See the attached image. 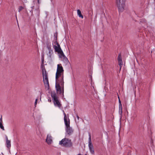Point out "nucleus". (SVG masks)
Returning a JSON list of instances; mask_svg holds the SVG:
<instances>
[{
  "instance_id": "2eb2a0df",
  "label": "nucleus",
  "mask_w": 155,
  "mask_h": 155,
  "mask_svg": "<svg viewBox=\"0 0 155 155\" xmlns=\"http://www.w3.org/2000/svg\"><path fill=\"white\" fill-rule=\"evenodd\" d=\"M6 147L8 148H10L11 147V142L10 140L6 141Z\"/></svg>"
},
{
  "instance_id": "4be33fe9",
  "label": "nucleus",
  "mask_w": 155,
  "mask_h": 155,
  "mask_svg": "<svg viewBox=\"0 0 155 155\" xmlns=\"http://www.w3.org/2000/svg\"><path fill=\"white\" fill-rule=\"evenodd\" d=\"M49 53L50 54H51L52 53H53V50L52 49L49 50Z\"/></svg>"
},
{
  "instance_id": "1a4fd4ad",
  "label": "nucleus",
  "mask_w": 155,
  "mask_h": 155,
  "mask_svg": "<svg viewBox=\"0 0 155 155\" xmlns=\"http://www.w3.org/2000/svg\"><path fill=\"white\" fill-rule=\"evenodd\" d=\"M46 142L48 144H50L52 142V138L51 135L48 134L46 140Z\"/></svg>"
},
{
  "instance_id": "ddd939ff",
  "label": "nucleus",
  "mask_w": 155,
  "mask_h": 155,
  "mask_svg": "<svg viewBox=\"0 0 155 155\" xmlns=\"http://www.w3.org/2000/svg\"><path fill=\"white\" fill-rule=\"evenodd\" d=\"M119 99V109L121 110V112H122V107L121 103V102L120 100L119 97H118Z\"/></svg>"
},
{
  "instance_id": "393cba45",
  "label": "nucleus",
  "mask_w": 155,
  "mask_h": 155,
  "mask_svg": "<svg viewBox=\"0 0 155 155\" xmlns=\"http://www.w3.org/2000/svg\"><path fill=\"white\" fill-rule=\"evenodd\" d=\"M48 101L50 102H51V98H50L49 99H48Z\"/></svg>"
},
{
  "instance_id": "423d86ee",
  "label": "nucleus",
  "mask_w": 155,
  "mask_h": 155,
  "mask_svg": "<svg viewBox=\"0 0 155 155\" xmlns=\"http://www.w3.org/2000/svg\"><path fill=\"white\" fill-rule=\"evenodd\" d=\"M125 0H116V3L119 12H123L125 6Z\"/></svg>"
},
{
  "instance_id": "5701e85b",
  "label": "nucleus",
  "mask_w": 155,
  "mask_h": 155,
  "mask_svg": "<svg viewBox=\"0 0 155 155\" xmlns=\"http://www.w3.org/2000/svg\"><path fill=\"white\" fill-rule=\"evenodd\" d=\"M37 100H38V99H36L35 100V106H36V105L37 104Z\"/></svg>"
},
{
  "instance_id": "dca6fc26",
  "label": "nucleus",
  "mask_w": 155,
  "mask_h": 155,
  "mask_svg": "<svg viewBox=\"0 0 155 155\" xmlns=\"http://www.w3.org/2000/svg\"><path fill=\"white\" fill-rule=\"evenodd\" d=\"M77 13L79 17L81 18H83V16L82 15L81 11L79 9H78L77 10Z\"/></svg>"
},
{
  "instance_id": "b1692460",
  "label": "nucleus",
  "mask_w": 155,
  "mask_h": 155,
  "mask_svg": "<svg viewBox=\"0 0 155 155\" xmlns=\"http://www.w3.org/2000/svg\"><path fill=\"white\" fill-rule=\"evenodd\" d=\"M0 121H1L0 122H2V115H1V117L0 118Z\"/></svg>"
},
{
  "instance_id": "f8f14e48",
  "label": "nucleus",
  "mask_w": 155,
  "mask_h": 155,
  "mask_svg": "<svg viewBox=\"0 0 155 155\" xmlns=\"http://www.w3.org/2000/svg\"><path fill=\"white\" fill-rule=\"evenodd\" d=\"M61 58L65 63H67L68 62V60L67 58L64 55V56Z\"/></svg>"
},
{
  "instance_id": "4468645a",
  "label": "nucleus",
  "mask_w": 155,
  "mask_h": 155,
  "mask_svg": "<svg viewBox=\"0 0 155 155\" xmlns=\"http://www.w3.org/2000/svg\"><path fill=\"white\" fill-rule=\"evenodd\" d=\"M35 12V14L38 15L39 14V6H37V8H35V9L34 10Z\"/></svg>"
},
{
  "instance_id": "9d476101",
  "label": "nucleus",
  "mask_w": 155,
  "mask_h": 155,
  "mask_svg": "<svg viewBox=\"0 0 155 155\" xmlns=\"http://www.w3.org/2000/svg\"><path fill=\"white\" fill-rule=\"evenodd\" d=\"M118 60L119 65L120 67V69H121L123 65V62L122 60L121 55L120 54H119L118 55Z\"/></svg>"
},
{
  "instance_id": "0eeeda50",
  "label": "nucleus",
  "mask_w": 155,
  "mask_h": 155,
  "mask_svg": "<svg viewBox=\"0 0 155 155\" xmlns=\"http://www.w3.org/2000/svg\"><path fill=\"white\" fill-rule=\"evenodd\" d=\"M88 147L91 153L92 154L94 153V149L91 141V136L90 133L89 134Z\"/></svg>"
},
{
  "instance_id": "6e6552de",
  "label": "nucleus",
  "mask_w": 155,
  "mask_h": 155,
  "mask_svg": "<svg viewBox=\"0 0 155 155\" xmlns=\"http://www.w3.org/2000/svg\"><path fill=\"white\" fill-rule=\"evenodd\" d=\"M54 43H55L57 45V46L54 45L53 46V47L54 49L55 52H58L62 50L61 48L60 45L58 43L57 41H55Z\"/></svg>"
},
{
  "instance_id": "aec40b11",
  "label": "nucleus",
  "mask_w": 155,
  "mask_h": 155,
  "mask_svg": "<svg viewBox=\"0 0 155 155\" xmlns=\"http://www.w3.org/2000/svg\"><path fill=\"white\" fill-rule=\"evenodd\" d=\"M51 44H50L49 45H47V48L48 50H50L51 49Z\"/></svg>"
},
{
  "instance_id": "f03ea898",
  "label": "nucleus",
  "mask_w": 155,
  "mask_h": 155,
  "mask_svg": "<svg viewBox=\"0 0 155 155\" xmlns=\"http://www.w3.org/2000/svg\"><path fill=\"white\" fill-rule=\"evenodd\" d=\"M64 115V124L66 127V135L70 136L73 134L74 132V130L72 127H70V120L69 118L68 115L67 114V117L64 111L63 110Z\"/></svg>"
},
{
  "instance_id": "cd10ccee",
  "label": "nucleus",
  "mask_w": 155,
  "mask_h": 155,
  "mask_svg": "<svg viewBox=\"0 0 155 155\" xmlns=\"http://www.w3.org/2000/svg\"><path fill=\"white\" fill-rule=\"evenodd\" d=\"M38 1V4H39L40 3V2H39V0H37Z\"/></svg>"
},
{
  "instance_id": "a878e982",
  "label": "nucleus",
  "mask_w": 155,
  "mask_h": 155,
  "mask_svg": "<svg viewBox=\"0 0 155 155\" xmlns=\"http://www.w3.org/2000/svg\"><path fill=\"white\" fill-rule=\"evenodd\" d=\"M6 141H7V140H8V137L6 136Z\"/></svg>"
},
{
  "instance_id": "20e7f679",
  "label": "nucleus",
  "mask_w": 155,
  "mask_h": 155,
  "mask_svg": "<svg viewBox=\"0 0 155 155\" xmlns=\"http://www.w3.org/2000/svg\"><path fill=\"white\" fill-rule=\"evenodd\" d=\"M42 75L43 81L45 87L48 89L49 87L48 79L47 76V74L45 68L42 69Z\"/></svg>"
},
{
  "instance_id": "c85d7f7f",
  "label": "nucleus",
  "mask_w": 155,
  "mask_h": 155,
  "mask_svg": "<svg viewBox=\"0 0 155 155\" xmlns=\"http://www.w3.org/2000/svg\"><path fill=\"white\" fill-rule=\"evenodd\" d=\"M154 1H155V0H154Z\"/></svg>"
},
{
  "instance_id": "39448f33",
  "label": "nucleus",
  "mask_w": 155,
  "mask_h": 155,
  "mask_svg": "<svg viewBox=\"0 0 155 155\" xmlns=\"http://www.w3.org/2000/svg\"><path fill=\"white\" fill-rule=\"evenodd\" d=\"M51 96L52 98L53 101L54 105L55 107H58L59 108H60L61 105V104L58 100V97L55 93H52L51 94Z\"/></svg>"
},
{
  "instance_id": "f3484780",
  "label": "nucleus",
  "mask_w": 155,
  "mask_h": 155,
  "mask_svg": "<svg viewBox=\"0 0 155 155\" xmlns=\"http://www.w3.org/2000/svg\"><path fill=\"white\" fill-rule=\"evenodd\" d=\"M0 128L2 130H5V129L4 126L3 125L2 122H0Z\"/></svg>"
},
{
  "instance_id": "6ab92c4d",
  "label": "nucleus",
  "mask_w": 155,
  "mask_h": 155,
  "mask_svg": "<svg viewBox=\"0 0 155 155\" xmlns=\"http://www.w3.org/2000/svg\"><path fill=\"white\" fill-rule=\"evenodd\" d=\"M54 39L55 41H57V33L56 32L54 34Z\"/></svg>"
},
{
  "instance_id": "9b49d317",
  "label": "nucleus",
  "mask_w": 155,
  "mask_h": 155,
  "mask_svg": "<svg viewBox=\"0 0 155 155\" xmlns=\"http://www.w3.org/2000/svg\"><path fill=\"white\" fill-rule=\"evenodd\" d=\"M59 58H61L64 55V53L61 50L58 52Z\"/></svg>"
},
{
  "instance_id": "bb28decb",
  "label": "nucleus",
  "mask_w": 155,
  "mask_h": 155,
  "mask_svg": "<svg viewBox=\"0 0 155 155\" xmlns=\"http://www.w3.org/2000/svg\"><path fill=\"white\" fill-rule=\"evenodd\" d=\"M77 117L78 119V120H79V116H78V115H77Z\"/></svg>"
},
{
  "instance_id": "a211bd4d",
  "label": "nucleus",
  "mask_w": 155,
  "mask_h": 155,
  "mask_svg": "<svg viewBox=\"0 0 155 155\" xmlns=\"http://www.w3.org/2000/svg\"><path fill=\"white\" fill-rule=\"evenodd\" d=\"M24 7L22 6H20L18 8V12H20L21 10L24 9Z\"/></svg>"
},
{
  "instance_id": "412c9836",
  "label": "nucleus",
  "mask_w": 155,
  "mask_h": 155,
  "mask_svg": "<svg viewBox=\"0 0 155 155\" xmlns=\"http://www.w3.org/2000/svg\"><path fill=\"white\" fill-rule=\"evenodd\" d=\"M31 8H32V10L30 11V12L31 13V15H33V9H35L34 6H31Z\"/></svg>"
},
{
  "instance_id": "7ed1b4c3",
  "label": "nucleus",
  "mask_w": 155,
  "mask_h": 155,
  "mask_svg": "<svg viewBox=\"0 0 155 155\" xmlns=\"http://www.w3.org/2000/svg\"><path fill=\"white\" fill-rule=\"evenodd\" d=\"M59 144L62 147H71L73 145L71 140L66 138L62 139L59 142Z\"/></svg>"
},
{
  "instance_id": "f257e3e1",
  "label": "nucleus",
  "mask_w": 155,
  "mask_h": 155,
  "mask_svg": "<svg viewBox=\"0 0 155 155\" xmlns=\"http://www.w3.org/2000/svg\"><path fill=\"white\" fill-rule=\"evenodd\" d=\"M56 85L57 92L59 91L60 94H62L64 96V70L61 64L57 65V72L56 74Z\"/></svg>"
}]
</instances>
